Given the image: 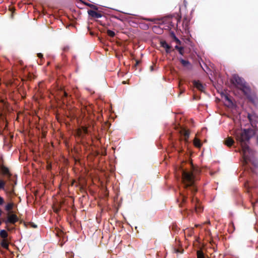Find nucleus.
I'll list each match as a JSON object with an SVG mask.
<instances>
[{"label": "nucleus", "instance_id": "nucleus-1", "mask_svg": "<svg viewBox=\"0 0 258 258\" xmlns=\"http://www.w3.org/2000/svg\"><path fill=\"white\" fill-rule=\"evenodd\" d=\"M253 134V133L251 130H244L241 133L240 136H239L238 135H236L237 140L241 143V146L244 152V158L247 157V155L246 152L247 150H248V148L246 145L245 142L248 140Z\"/></svg>", "mask_w": 258, "mask_h": 258}, {"label": "nucleus", "instance_id": "nucleus-2", "mask_svg": "<svg viewBox=\"0 0 258 258\" xmlns=\"http://www.w3.org/2000/svg\"><path fill=\"white\" fill-rule=\"evenodd\" d=\"M182 179L183 183L186 186L191 185L193 183V175L191 173L183 171Z\"/></svg>", "mask_w": 258, "mask_h": 258}, {"label": "nucleus", "instance_id": "nucleus-3", "mask_svg": "<svg viewBox=\"0 0 258 258\" xmlns=\"http://www.w3.org/2000/svg\"><path fill=\"white\" fill-rule=\"evenodd\" d=\"M222 99L224 102L225 105L228 107L233 106V103L232 100L229 98V97L226 94H223L222 95Z\"/></svg>", "mask_w": 258, "mask_h": 258}, {"label": "nucleus", "instance_id": "nucleus-4", "mask_svg": "<svg viewBox=\"0 0 258 258\" xmlns=\"http://www.w3.org/2000/svg\"><path fill=\"white\" fill-rule=\"evenodd\" d=\"M8 219L6 221V223H14L16 221L15 215L14 214H11L9 212L7 214Z\"/></svg>", "mask_w": 258, "mask_h": 258}, {"label": "nucleus", "instance_id": "nucleus-5", "mask_svg": "<svg viewBox=\"0 0 258 258\" xmlns=\"http://www.w3.org/2000/svg\"><path fill=\"white\" fill-rule=\"evenodd\" d=\"M193 83L195 87H196L198 90L200 91H203L204 86L203 84H202L199 81H194Z\"/></svg>", "mask_w": 258, "mask_h": 258}, {"label": "nucleus", "instance_id": "nucleus-6", "mask_svg": "<svg viewBox=\"0 0 258 258\" xmlns=\"http://www.w3.org/2000/svg\"><path fill=\"white\" fill-rule=\"evenodd\" d=\"M88 13L89 15L91 16L92 17H95V18H100L101 17V15L100 14L97 13V12H96L94 11L90 10V11H88Z\"/></svg>", "mask_w": 258, "mask_h": 258}, {"label": "nucleus", "instance_id": "nucleus-7", "mask_svg": "<svg viewBox=\"0 0 258 258\" xmlns=\"http://www.w3.org/2000/svg\"><path fill=\"white\" fill-rule=\"evenodd\" d=\"M161 45L166 49L167 52H169L170 47L165 41H161Z\"/></svg>", "mask_w": 258, "mask_h": 258}, {"label": "nucleus", "instance_id": "nucleus-8", "mask_svg": "<svg viewBox=\"0 0 258 258\" xmlns=\"http://www.w3.org/2000/svg\"><path fill=\"white\" fill-rule=\"evenodd\" d=\"M233 142L234 141L233 139L231 138H228L225 141V144L228 146H231L233 144Z\"/></svg>", "mask_w": 258, "mask_h": 258}, {"label": "nucleus", "instance_id": "nucleus-9", "mask_svg": "<svg viewBox=\"0 0 258 258\" xmlns=\"http://www.w3.org/2000/svg\"><path fill=\"white\" fill-rule=\"evenodd\" d=\"M194 143L195 146L196 147H199V148L201 146L200 141L198 139H195Z\"/></svg>", "mask_w": 258, "mask_h": 258}, {"label": "nucleus", "instance_id": "nucleus-10", "mask_svg": "<svg viewBox=\"0 0 258 258\" xmlns=\"http://www.w3.org/2000/svg\"><path fill=\"white\" fill-rule=\"evenodd\" d=\"M197 256L198 258H205L204 253L201 250H199L197 251Z\"/></svg>", "mask_w": 258, "mask_h": 258}, {"label": "nucleus", "instance_id": "nucleus-11", "mask_svg": "<svg viewBox=\"0 0 258 258\" xmlns=\"http://www.w3.org/2000/svg\"><path fill=\"white\" fill-rule=\"evenodd\" d=\"M0 235L3 238L7 237V233L5 230H2L0 232Z\"/></svg>", "mask_w": 258, "mask_h": 258}, {"label": "nucleus", "instance_id": "nucleus-12", "mask_svg": "<svg viewBox=\"0 0 258 258\" xmlns=\"http://www.w3.org/2000/svg\"><path fill=\"white\" fill-rule=\"evenodd\" d=\"M182 134H183V135L185 136L186 138H187L189 137V133L188 131L186 130H183L182 131ZM186 139H185L186 140Z\"/></svg>", "mask_w": 258, "mask_h": 258}, {"label": "nucleus", "instance_id": "nucleus-13", "mask_svg": "<svg viewBox=\"0 0 258 258\" xmlns=\"http://www.w3.org/2000/svg\"><path fill=\"white\" fill-rule=\"evenodd\" d=\"M2 172L5 174H9V169L6 167H2Z\"/></svg>", "mask_w": 258, "mask_h": 258}, {"label": "nucleus", "instance_id": "nucleus-14", "mask_svg": "<svg viewBox=\"0 0 258 258\" xmlns=\"http://www.w3.org/2000/svg\"><path fill=\"white\" fill-rule=\"evenodd\" d=\"M13 207V204H12L11 203H9L6 206V209L8 211H10L12 209Z\"/></svg>", "mask_w": 258, "mask_h": 258}, {"label": "nucleus", "instance_id": "nucleus-15", "mask_svg": "<svg viewBox=\"0 0 258 258\" xmlns=\"http://www.w3.org/2000/svg\"><path fill=\"white\" fill-rule=\"evenodd\" d=\"M1 245L4 248H8V244L5 240H3L1 242Z\"/></svg>", "mask_w": 258, "mask_h": 258}, {"label": "nucleus", "instance_id": "nucleus-16", "mask_svg": "<svg viewBox=\"0 0 258 258\" xmlns=\"http://www.w3.org/2000/svg\"><path fill=\"white\" fill-rule=\"evenodd\" d=\"M235 82L237 84H239L240 83H242V80L241 78H240L238 77H235L234 78Z\"/></svg>", "mask_w": 258, "mask_h": 258}, {"label": "nucleus", "instance_id": "nucleus-17", "mask_svg": "<svg viewBox=\"0 0 258 258\" xmlns=\"http://www.w3.org/2000/svg\"><path fill=\"white\" fill-rule=\"evenodd\" d=\"M107 34L111 37L114 36L115 35V33L113 31L109 30H107Z\"/></svg>", "mask_w": 258, "mask_h": 258}, {"label": "nucleus", "instance_id": "nucleus-18", "mask_svg": "<svg viewBox=\"0 0 258 258\" xmlns=\"http://www.w3.org/2000/svg\"><path fill=\"white\" fill-rule=\"evenodd\" d=\"M180 61H181V62L182 63V64L184 66H187V65L188 64V62L187 61H186V60H183V59H181Z\"/></svg>", "mask_w": 258, "mask_h": 258}, {"label": "nucleus", "instance_id": "nucleus-19", "mask_svg": "<svg viewBox=\"0 0 258 258\" xmlns=\"http://www.w3.org/2000/svg\"><path fill=\"white\" fill-rule=\"evenodd\" d=\"M4 182L2 180H0V188H2L4 185Z\"/></svg>", "mask_w": 258, "mask_h": 258}, {"label": "nucleus", "instance_id": "nucleus-20", "mask_svg": "<svg viewBox=\"0 0 258 258\" xmlns=\"http://www.w3.org/2000/svg\"><path fill=\"white\" fill-rule=\"evenodd\" d=\"M175 48L177 49H178L179 52L181 54L182 52H181V48H180V47H178V46H176Z\"/></svg>", "mask_w": 258, "mask_h": 258}, {"label": "nucleus", "instance_id": "nucleus-21", "mask_svg": "<svg viewBox=\"0 0 258 258\" xmlns=\"http://www.w3.org/2000/svg\"><path fill=\"white\" fill-rule=\"evenodd\" d=\"M4 203L3 199L0 197V204L2 205Z\"/></svg>", "mask_w": 258, "mask_h": 258}, {"label": "nucleus", "instance_id": "nucleus-22", "mask_svg": "<svg viewBox=\"0 0 258 258\" xmlns=\"http://www.w3.org/2000/svg\"><path fill=\"white\" fill-rule=\"evenodd\" d=\"M83 131L84 133H86V128L85 127H83Z\"/></svg>", "mask_w": 258, "mask_h": 258}, {"label": "nucleus", "instance_id": "nucleus-23", "mask_svg": "<svg viewBox=\"0 0 258 258\" xmlns=\"http://www.w3.org/2000/svg\"><path fill=\"white\" fill-rule=\"evenodd\" d=\"M3 114L2 112L0 110V116H2Z\"/></svg>", "mask_w": 258, "mask_h": 258}, {"label": "nucleus", "instance_id": "nucleus-24", "mask_svg": "<svg viewBox=\"0 0 258 258\" xmlns=\"http://www.w3.org/2000/svg\"><path fill=\"white\" fill-rule=\"evenodd\" d=\"M38 56H39V57H41V56H42V54H38Z\"/></svg>", "mask_w": 258, "mask_h": 258}, {"label": "nucleus", "instance_id": "nucleus-25", "mask_svg": "<svg viewBox=\"0 0 258 258\" xmlns=\"http://www.w3.org/2000/svg\"><path fill=\"white\" fill-rule=\"evenodd\" d=\"M32 226L34 227H36V226L34 224L32 225Z\"/></svg>", "mask_w": 258, "mask_h": 258}, {"label": "nucleus", "instance_id": "nucleus-26", "mask_svg": "<svg viewBox=\"0 0 258 258\" xmlns=\"http://www.w3.org/2000/svg\"><path fill=\"white\" fill-rule=\"evenodd\" d=\"M12 11H13V12H12V13H13H13H14V11H15V9H13Z\"/></svg>", "mask_w": 258, "mask_h": 258}, {"label": "nucleus", "instance_id": "nucleus-27", "mask_svg": "<svg viewBox=\"0 0 258 258\" xmlns=\"http://www.w3.org/2000/svg\"><path fill=\"white\" fill-rule=\"evenodd\" d=\"M1 214H2V211H1V210H0V215H1Z\"/></svg>", "mask_w": 258, "mask_h": 258}, {"label": "nucleus", "instance_id": "nucleus-28", "mask_svg": "<svg viewBox=\"0 0 258 258\" xmlns=\"http://www.w3.org/2000/svg\"><path fill=\"white\" fill-rule=\"evenodd\" d=\"M176 41L177 42H178V41H179L178 39H176Z\"/></svg>", "mask_w": 258, "mask_h": 258}]
</instances>
